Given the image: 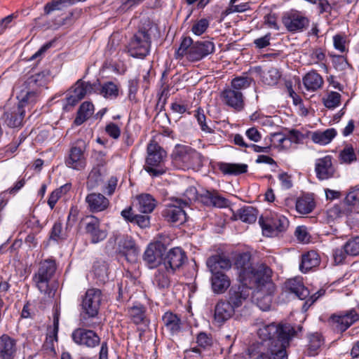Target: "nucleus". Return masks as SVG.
I'll return each instance as SVG.
<instances>
[{
	"label": "nucleus",
	"instance_id": "f257e3e1",
	"mask_svg": "<svg viewBox=\"0 0 359 359\" xmlns=\"http://www.w3.org/2000/svg\"><path fill=\"white\" fill-rule=\"evenodd\" d=\"M302 330V326L289 323L264 325L257 331L262 341L250 345L248 355L250 359H287L286 347Z\"/></svg>",
	"mask_w": 359,
	"mask_h": 359
},
{
	"label": "nucleus",
	"instance_id": "f03ea898",
	"mask_svg": "<svg viewBox=\"0 0 359 359\" xmlns=\"http://www.w3.org/2000/svg\"><path fill=\"white\" fill-rule=\"evenodd\" d=\"M166 156L165 151L155 141H151L147 146V156L144 170L152 177H158L165 172L163 160Z\"/></svg>",
	"mask_w": 359,
	"mask_h": 359
},
{
	"label": "nucleus",
	"instance_id": "7ed1b4c3",
	"mask_svg": "<svg viewBox=\"0 0 359 359\" xmlns=\"http://www.w3.org/2000/svg\"><path fill=\"white\" fill-rule=\"evenodd\" d=\"M176 163L186 169L198 170L203 166V156L190 147L177 145L172 154Z\"/></svg>",
	"mask_w": 359,
	"mask_h": 359
},
{
	"label": "nucleus",
	"instance_id": "20e7f679",
	"mask_svg": "<svg viewBox=\"0 0 359 359\" xmlns=\"http://www.w3.org/2000/svg\"><path fill=\"white\" fill-rule=\"evenodd\" d=\"M151 29H140L135 33L128 44V53L133 57H144L151 48Z\"/></svg>",
	"mask_w": 359,
	"mask_h": 359
},
{
	"label": "nucleus",
	"instance_id": "39448f33",
	"mask_svg": "<svg viewBox=\"0 0 359 359\" xmlns=\"http://www.w3.org/2000/svg\"><path fill=\"white\" fill-rule=\"evenodd\" d=\"M86 144L83 140H78L72 143L65 157V163L69 168L82 170L86 165Z\"/></svg>",
	"mask_w": 359,
	"mask_h": 359
},
{
	"label": "nucleus",
	"instance_id": "423d86ee",
	"mask_svg": "<svg viewBox=\"0 0 359 359\" xmlns=\"http://www.w3.org/2000/svg\"><path fill=\"white\" fill-rule=\"evenodd\" d=\"M56 269V263L53 259H48L40 262L39 269L33 276V281L41 292L47 293L49 290V283Z\"/></svg>",
	"mask_w": 359,
	"mask_h": 359
},
{
	"label": "nucleus",
	"instance_id": "0eeeda50",
	"mask_svg": "<svg viewBox=\"0 0 359 359\" xmlns=\"http://www.w3.org/2000/svg\"><path fill=\"white\" fill-rule=\"evenodd\" d=\"M271 269L264 264L253 267L245 280L247 284H253L257 289L268 287L269 290H275V285L271 280Z\"/></svg>",
	"mask_w": 359,
	"mask_h": 359
},
{
	"label": "nucleus",
	"instance_id": "6e6552de",
	"mask_svg": "<svg viewBox=\"0 0 359 359\" xmlns=\"http://www.w3.org/2000/svg\"><path fill=\"white\" fill-rule=\"evenodd\" d=\"M259 224L264 236L273 237L285 231L289 226V221L285 216L275 215L270 218L260 217Z\"/></svg>",
	"mask_w": 359,
	"mask_h": 359
},
{
	"label": "nucleus",
	"instance_id": "1a4fd4ad",
	"mask_svg": "<svg viewBox=\"0 0 359 359\" xmlns=\"http://www.w3.org/2000/svg\"><path fill=\"white\" fill-rule=\"evenodd\" d=\"M70 95L66 98L63 104V110L72 111L73 107L82 100L86 95L95 93V83L85 82L81 79L78 80L72 88Z\"/></svg>",
	"mask_w": 359,
	"mask_h": 359
},
{
	"label": "nucleus",
	"instance_id": "9d476101",
	"mask_svg": "<svg viewBox=\"0 0 359 359\" xmlns=\"http://www.w3.org/2000/svg\"><path fill=\"white\" fill-rule=\"evenodd\" d=\"M282 22L290 32H302L306 29L310 23L309 19L302 12L291 10L282 17Z\"/></svg>",
	"mask_w": 359,
	"mask_h": 359
},
{
	"label": "nucleus",
	"instance_id": "9b49d317",
	"mask_svg": "<svg viewBox=\"0 0 359 359\" xmlns=\"http://www.w3.org/2000/svg\"><path fill=\"white\" fill-rule=\"evenodd\" d=\"M182 204L187 205L181 200H175V203L165 205L161 215L166 222L172 226H179L187 221V214Z\"/></svg>",
	"mask_w": 359,
	"mask_h": 359
},
{
	"label": "nucleus",
	"instance_id": "f8f14e48",
	"mask_svg": "<svg viewBox=\"0 0 359 359\" xmlns=\"http://www.w3.org/2000/svg\"><path fill=\"white\" fill-rule=\"evenodd\" d=\"M102 301V292L100 290L88 289L82 298L81 308L83 312L88 318H95L99 311Z\"/></svg>",
	"mask_w": 359,
	"mask_h": 359
},
{
	"label": "nucleus",
	"instance_id": "ddd939ff",
	"mask_svg": "<svg viewBox=\"0 0 359 359\" xmlns=\"http://www.w3.org/2000/svg\"><path fill=\"white\" fill-rule=\"evenodd\" d=\"M359 319V316L354 309L341 311L337 314H333L330 318L329 322L338 332L346 331L351 325Z\"/></svg>",
	"mask_w": 359,
	"mask_h": 359
},
{
	"label": "nucleus",
	"instance_id": "4468645a",
	"mask_svg": "<svg viewBox=\"0 0 359 359\" xmlns=\"http://www.w3.org/2000/svg\"><path fill=\"white\" fill-rule=\"evenodd\" d=\"M85 232L92 243H98L107 236V231L101 227L100 219L93 215L88 216L85 221Z\"/></svg>",
	"mask_w": 359,
	"mask_h": 359
},
{
	"label": "nucleus",
	"instance_id": "2eb2a0df",
	"mask_svg": "<svg viewBox=\"0 0 359 359\" xmlns=\"http://www.w3.org/2000/svg\"><path fill=\"white\" fill-rule=\"evenodd\" d=\"M187 257L185 252L180 247L171 248L163 257V265L169 273H174L183 266Z\"/></svg>",
	"mask_w": 359,
	"mask_h": 359
},
{
	"label": "nucleus",
	"instance_id": "dca6fc26",
	"mask_svg": "<svg viewBox=\"0 0 359 359\" xmlns=\"http://www.w3.org/2000/svg\"><path fill=\"white\" fill-rule=\"evenodd\" d=\"M165 247L163 243L158 241L155 244L149 245L143 255V260L150 269L157 267L163 261Z\"/></svg>",
	"mask_w": 359,
	"mask_h": 359
},
{
	"label": "nucleus",
	"instance_id": "f3484780",
	"mask_svg": "<svg viewBox=\"0 0 359 359\" xmlns=\"http://www.w3.org/2000/svg\"><path fill=\"white\" fill-rule=\"evenodd\" d=\"M251 287L245 282L234 285L229 291L227 302L236 309L242 306L251 294Z\"/></svg>",
	"mask_w": 359,
	"mask_h": 359
},
{
	"label": "nucleus",
	"instance_id": "a211bd4d",
	"mask_svg": "<svg viewBox=\"0 0 359 359\" xmlns=\"http://www.w3.org/2000/svg\"><path fill=\"white\" fill-rule=\"evenodd\" d=\"M74 343L81 346L93 348L100 344V337L93 330L84 328H77L72 334Z\"/></svg>",
	"mask_w": 359,
	"mask_h": 359
},
{
	"label": "nucleus",
	"instance_id": "6ab92c4d",
	"mask_svg": "<svg viewBox=\"0 0 359 359\" xmlns=\"http://www.w3.org/2000/svg\"><path fill=\"white\" fill-rule=\"evenodd\" d=\"M215 45L210 41H201L195 42L189 49L188 60L189 61H198L207 55L212 53Z\"/></svg>",
	"mask_w": 359,
	"mask_h": 359
},
{
	"label": "nucleus",
	"instance_id": "aec40b11",
	"mask_svg": "<svg viewBox=\"0 0 359 359\" xmlns=\"http://www.w3.org/2000/svg\"><path fill=\"white\" fill-rule=\"evenodd\" d=\"M76 220V213L75 212H73V210H71L67 217L65 229H62V223L60 222H56L52 228L50 238L56 241L66 239L68 236L69 231L75 224Z\"/></svg>",
	"mask_w": 359,
	"mask_h": 359
},
{
	"label": "nucleus",
	"instance_id": "412c9836",
	"mask_svg": "<svg viewBox=\"0 0 359 359\" xmlns=\"http://www.w3.org/2000/svg\"><path fill=\"white\" fill-rule=\"evenodd\" d=\"M118 252L126 257L128 262L136 260L139 252L135 241L130 236L123 237L118 242Z\"/></svg>",
	"mask_w": 359,
	"mask_h": 359
},
{
	"label": "nucleus",
	"instance_id": "4be33fe9",
	"mask_svg": "<svg viewBox=\"0 0 359 359\" xmlns=\"http://www.w3.org/2000/svg\"><path fill=\"white\" fill-rule=\"evenodd\" d=\"M162 323L163 328L170 336L178 335L182 330V322L180 316L172 311H167L163 315Z\"/></svg>",
	"mask_w": 359,
	"mask_h": 359
},
{
	"label": "nucleus",
	"instance_id": "5701e85b",
	"mask_svg": "<svg viewBox=\"0 0 359 359\" xmlns=\"http://www.w3.org/2000/svg\"><path fill=\"white\" fill-rule=\"evenodd\" d=\"M235 313V309L227 302L219 300L214 309V321L219 325L231 318Z\"/></svg>",
	"mask_w": 359,
	"mask_h": 359
},
{
	"label": "nucleus",
	"instance_id": "b1692460",
	"mask_svg": "<svg viewBox=\"0 0 359 359\" xmlns=\"http://www.w3.org/2000/svg\"><path fill=\"white\" fill-rule=\"evenodd\" d=\"M85 201L88 210L93 213L104 211L109 206V199L100 193L88 194Z\"/></svg>",
	"mask_w": 359,
	"mask_h": 359
},
{
	"label": "nucleus",
	"instance_id": "393cba45",
	"mask_svg": "<svg viewBox=\"0 0 359 359\" xmlns=\"http://www.w3.org/2000/svg\"><path fill=\"white\" fill-rule=\"evenodd\" d=\"M315 170L320 180H327L333 177L334 168L332 165V157L326 156L316 161Z\"/></svg>",
	"mask_w": 359,
	"mask_h": 359
},
{
	"label": "nucleus",
	"instance_id": "a878e982",
	"mask_svg": "<svg viewBox=\"0 0 359 359\" xmlns=\"http://www.w3.org/2000/svg\"><path fill=\"white\" fill-rule=\"evenodd\" d=\"M16 353V341L7 334L0 337V359H14Z\"/></svg>",
	"mask_w": 359,
	"mask_h": 359
},
{
	"label": "nucleus",
	"instance_id": "bb28decb",
	"mask_svg": "<svg viewBox=\"0 0 359 359\" xmlns=\"http://www.w3.org/2000/svg\"><path fill=\"white\" fill-rule=\"evenodd\" d=\"M274 291L269 290L268 287H260L254 292L253 299L261 310L266 311L270 309Z\"/></svg>",
	"mask_w": 359,
	"mask_h": 359
},
{
	"label": "nucleus",
	"instance_id": "cd10ccee",
	"mask_svg": "<svg viewBox=\"0 0 359 359\" xmlns=\"http://www.w3.org/2000/svg\"><path fill=\"white\" fill-rule=\"evenodd\" d=\"M251 256L248 252L240 254L235 261V266L238 270V277L241 282H244L253 269L250 262Z\"/></svg>",
	"mask_w": 359,
	"mask_h": 359
},
{
	"label": "nucleus",
	"instance_id": "c85d7f7f",
	"mask_svg": "<svg viewBox=\"0 0 359 359\" xmlns=\"http://www.w3.org/2000/svg\"><path fill=\"white\" fill-rule=\"evenodd\" d=\"M207 266L211 273H222L219 270H228L231 267V262L229 258L220 255L210 257L206 262Z\"/></svg>",
	"mask_w": 359,
	"mask_h": 359
},
{
	"label": "nucleus",
	"instance_id": "c756f323",
	"mask_svg": "<svg viewBox=\"0 0 359 359\" xmlns=\"http://www.w3.org/2000/svg\"><path fill=\"white\" fill-rule=\"evenodd\" d=\"M202 202L208 206L219 208L228 206L229 201L216 191H205L201 194Z\"/></svg>",
	"mask_w": 359,
	"mask_h": 359
},
{
	"label": "nucleus",
	"instance_id": "7c9ffc66",
	"mask_svg": "<svg viewBox=\"0 0 359 359\" xmlns=\"http://www.w3.org/2000/svg\"><path fill=\"white\" fill-rule=\"evenodd\" d=\"M212 291L222 294L230 286V278L224 273H213L210 278Z\"/></svg>",
	"mask_w": 359,
	"mask_h": 359
},
{
	"label": "nucleus",
	"instance_id": "2f4dec72",
	"mask_svg": "<svg viewBox=\"0 0 359 359\" xmlns=\"http://www.w3.org/2000/svg\"><path fill=\"white\" fill-rule=\"evenodd\" d=\"M118 86L112 81H108L102 85L95 83V93L102 95L104 98L113 100L118 97Z\"/></svg>",
	"mask_w": 359,
	"mask_h": 359
},
{
	"label": "nucleus",
	"instance_id": "473e14b6",
	"mask_svg": "<svg viewBox=\"0 0 359 359\" xmlns=\"http://www.w3.org/2000/svg\"><path fill=\"white\" fill-rule=\"evenodd\" d=\"M302 81L304 88L311 92L321 88L324 83L322 76L316 71H311L306 74Z\"/></svg>",
	"mask_w": 359,
	"mask_h": 359
},
{
	"label": "nucleus",
	"instance_id": "72a5a7b5",
	"mask_svg": "<svg viewBox=\"0 0 359 359\" xmlns=\"http://www.w3.org/2000/svg\"><path fill=\"white\" fill-rule=\"evenodd\" d=\"M287 291L293 293L299 299H305L309 295V290L298 279H289L285 283Z\"/></svg>",
	"mask_w": 359,
	"mask_h": 359
},
{
	"label": "nucleus",
	"instance_id": "f704fd0d",
	"mask_svg": "<svg viewBox=\"0 0 359 359\" xmlns=\"http://www.w3.org/2000/svg\"><path fill=\"white\" fill-rule=\"evenodd\" d=\"M225 102L236 110H242L243 107V95L240 91L227 89L222 93Z\"/></svg>",
	"mask_w": 359,
	"mask_h": 359
},
{
	"label": "nucleus",
	"instance_id": "c9c22d12",
	"mask_svg": "<svg viewBox=\"0 0 359 359\" xmlns=\"http://www.w3.org/2000/svg\"><path fill=\"white\" fill-rule=\"evenodd\" d=\"M319 264L320 257L316 251L311 250L302 255L299 269L302 273H306Z\"/></svg>",
	"mask_w": 359,
	"mask_h": 359
},
{
	"label": "nucleus",
	"instance_id": "e433bc0d",
	"mask_svg": "<svg viewBox=\"0 0 359 359\" xmlns=\"http://www.w3.org/2000/svg\"><path fill=\"white\" fill-rule=\"evenodd\" d=\"M138 201L137 209L144 214L151 213L156 206L154 198L149 194H142L137 197Z\"/></svg>",
	"mask_w": 359,
	"mask_h": 359
},
{
	"label": "nucleus",
	"instance_id": "4c0bfd02",
	"mask_svg": "<svg viewBox=\"0 0 359 359\" xmlns=\"http://www.w3.org/2000/svg\"><path fill=\"white\" fill-rule=\"evenodd\" d=\"M337 135V131L334 128H329L324 131H316L311 133V140L314 143L325 145L329 144Z\"/></svg>",
	"mask_w": 359,
	"mask_h": 359
},
{
	"label": "nucleus",
	"instance_id": "58836bf2",
	"mask_svg": "<svg viewBox=\"0 0 359 359\" xmlns=\"http://www.w3.org/2000/svg\"><path fill=\"white\" fill-rule=\"evenodd\" d=\"M258 210L252 206H244L238 209L234 217L245 223H253L257 220Z\"/></svg>",
	"mask_w": 359,
	"mask_h": 359
},
{
	"label": "nucleus",
	"instance_id": "ea45409f",
	"mask_svg": "<svg viewBox=\"0 0 359 359\" xmlns=\"http://www.w3.org/2000/svg\"><path fill=\"white\" fill-rule=\"evenodd\" d=\"M146 308L140 303H135L128 308V314L131 320L136 325L144 323L146 319Z\"/></svg>",
	"mask_w": 359,
	"mask_h": 359
},
{
	"label": "nucleus",
	"instance_id": "a19ab883",
	"mask_svg": "<svg viewBox=\"0 0 359 359\" xmlns=\"http://www.w3.org/2000/svg\"><path fill=\"white\" fill-rule=\"evenodd\" d=\"M18 97L19 99L18 109L21 112H25L26 110H31V107L36 103L39 96L35 91H27L25 95L21 94Z\"/></svg>",
	"mask_w": 359,
	"mask_h": 359
},
{
	"label": "nucleus",
	"instance_id": "79ce46f5",
	"mask_svg": "<svg viewBox=\"0 0 359 359\" xmlns=\"http://www.w3.org/2000/svg\"><path fill=\"white\" fill-rule=\"evenodd\" d=\"M248 166L245 163H222L219 165L220 170L225 175H238L246 173Z\"/></svg>",
	"mask_w": 359,
	"mask_h": 359
},
{
	"label": "nucleus",
	"instance_id": "37998d69",
	"mask_svg": "<svg viewBox=\"0 0 359 359\" xmlns=\"http://www.w3.org/2000/svg\"><path fill=\"white\" fill-rule=\"evenodd\" d=\"M314 208L315 202L309 195L299 197L296 201V210L300 214H309L312 212Z\"/></svg>",
	"mask_w": 359,
	"mask_h": 359
},
{
	"label": "nucleus",
	"instance_id": "c03bdc74",
	"mask_svg": "<svg viewBox=\"0 0 359 359\" xmlns=\"http://www.w3.org/2000/svg\"><path fill=\"white\" fill-rule=\"evenodd\" d=\"M343 203L344 205L348 208L349 211L351 212L359 204V187L351 188Z\"/></svg>",
	"mask_w": 359,
	"mask_h": 359
},
{
	"label": "nucleus",
	"instance_id": "a18cd8bd",
	"mask_svg": "<svg viewBox=\"0 0 359 359\" xmlns=\"http://www.w3.org/2000/svg\"><path fill=\"white\" fill-rule=\"evenodd\" d=\"M280 76V73L277 68L271 67L267 71L262 72V79L265 84L273 86L278 83Z\"/></svg>",
	"mask_w": 359,
	"mask_h": 359
},
{
	"label": "nucleus",
	"instance_id": "49530a36",
	"mask_svg": "<svg viewBox=\"0 0 359 359\" xmlns=\"http://www.w3.org/2000/svg\"><path fill=\"white\" fill-rule=\"evenodd\" d=\"M308 338V354L309 355H315L316 354H317L318 350L320 348L321 345L323 344L322 337L320 334L316 332L310 334Z\"/></svg>",
	"mask_w": 359,
	"mask_h": 359
},
{
	"label": "nucleus",
	"instance_id": "de8ad7c7",
	"mask_svg": "<svg viewBox=\"0 0 359 359\" xmlns=\"http://www.w3.org/2000/svg\"><path fill=\"white\" fill-rule=\"evenodd\" d=\"M350 213L348 208L344 205L343 201L334 205L327 210V217L332 219H335L344 215H348Z\"/></svg>",
	"mask_w": 359,
	"mask_h": 359
},
{
	"label": "nucleus",
	"instance_id": "09e8293b",
	"mask_svg": "<svg viewBox=\"0 0 359 359\" xmlns=\"http://www.w3.org/2000/svg\"><path fill=\"white\" fill-rule=\"evenodd\" d=\"M74 4V0H52L44 6V12L48 15L53 11L62 10L64 8Z\"/></svg>",
	"mask_w": 359,
	"mask_h": 359
},
{
	"label": "nucleus",
	"instance_id": "8fccbe9b",
	"mask_svg": "<svg viewBox=\"0 0 359 359\" xmlns=\"http://www.w3.org/2000/svg\"><path fill=\"white\" fill-rule=\"evenodd\" d=\"M103 182V177L100 170L98 168H94L88 175L87 181V188L93 189L101 185Z\"/></svg>",
	"mask_w": 359,
	"mask_h": 359
},
{
	"label": "nucleus",
	"instance_id": "3c124183",
	"mask_svg": "<svg viewBox=\"0 0 359 359\" xmlns=\"http://www.w3.org/2000/svg\"><path fill=\"white\" fill-rule=\"evenodd\" d=\"M24 114H4L3 120L9 128H18L22 125Z\"/></svg>",
	"mask_w": 359,
	"mask_h": 359
},
{
	"label": "nucleus",
	"instance_id": "603ef678",
	"mask_svg": "<svg viewBox=\"0 0 359 359\" xmlns=\"http://www.w3.org/2000/svg\"><path fill=\"white\" fill-rule=\"evenodd\" d=\"M93 271L97 278L104 281L108 276V264L105 261L97 260L93 264Z\"/></svg>",
	"mask_w": 359,
	"mask_h": 359
},
{
	"label": "nucleus",
	"instance_id": "864d4df0",
	"mask_svg": "<svg viewBox=\"0 0 359 359\" xmlns=\"http://www.w3.org/2000/svg\"><path fill=\"white\" fill-rule=\"evenodd\" d=\"M154 283L160 289H165L170 286V281L165 271L162 269H158L155 273Z\"/></svg>",
	"mask_w": 359,
	"mask_h": 359
},
{
	"label": "nucleus",
	"instance_id": "5fc2aeb1",
	"mask_svg": "<svg viewBox=\"0 0 359 359\" xmlns=\"http://www.w3.org/2000/svg\"><path fill=\"white\" fill-rule=\"evenodd\" d=\"M70 189L69 184H65L62 187H60L58 189H55L50 195L48 200V204L51 210H53L59 200V198L61 197L62 194L63 193L67 192Z\"/></svg>",
	"mask_w": 359,
	"mask_h": 359
},
{
	"label": "nucleus",
	"instance_id": "6e6d98bb",
	"mask_svg": "<svg viewBox=\"0 0 359 359\" xmlns=\"http://www.w3.org/2000/svg\"><path fill=\"white\" fill-rule=\"evenodd\" d=\"M58 327H59V316L55 313L53 317V330L52 331L53 335H49L46 338V341L43 344V347H47L50 349L51 351H54V348L53 345V341H57V332H58Z\"/></svg>",
	"mask_w": 359,
	"mask_h": 359
},
{
	"label": "nucleus",
	"instance_id": "4d7b16f0",
	"mask_svg": "<svg viewBox=\"0 0 359 359\" xmlns=\"http://www.w3.org/2000/svg\"><path fill=\"white\" fill-rule=\"evenodd\" d=\"M194 43L191 37H184L182 39L179 48L175 52L176 58H181L186 55L188 59L189 49Z\"/></svg>",
	"mask_w": 359,
	"mask_h": 359
},
{
	"label": "nucleus",
	"instance_id": "13d9d810",
	"mask_svg": "<svg viewBox=\"0 0 359 359\" xmlns=\"http://www.w3.org/2000/svg\"><path fill=\"white\" fill-rule=\"evenodd\" d=\"M252 81V79L248 76H239L233 79L231 81L233 90H239L247 88L250 86Z\"/></svg>",
	"mask_w": 359,
	"mask_h": 359
},
{
	"label": "nucleus",
	"instance_id": "bf43d9fd",
	"mask_svg": "<svg viewBox=\"0 0 359 359\" xmlns=\"http://www.w3.org/2000/svg\"><path fill=\"white\" fill-rule=\"evenodd\" d=\"M340 98L341 95L339 93L337 92H330L323 98L324 105L327 108L332 109L338 106L340 102Z\"/></svg>",
	"mask_w": 359,
	"mask_h": 359
},
{
	"label": "nucleus",
	"instance_id": "052dcab7",
	"mask_svg": "<svg viewBox=\"0 0 359 359\" xmlns=\"http://www.w3.org/2000/svg\"><path fill=\"white\" fill-rule=\"evenodd\" d=\"M339 157L341 161L350 163L356 160L354 149L351 146H346L340 152Z\"/></svg>",
	"mask_w": 359,
	"mask_h": 359
},
{
	"label": "nucleus",
	"instance_id": "680f3d73",
	"mask_svg": "<svg viewBox=\"0 0 359 359\" xmlns=\"http://www.w3.org/2000/svg\"><path fill=\"white\" fill-rule=\"evenodd\" d=\"M345 244L346 253H348V255H359V236L348 240Z\"/></svg>",
	"mask_w": 359,
	"mask_h": 359
},
{
	"label": "nucleus",
	"instance_id": "e2e57ef3",
	"mask_svg": "<svg viewBox=\"0 0 359 359\" xmlns=\"http://www.w3.org/2000/svg\"><path fill=\"white\" fill-rule=\"evenodd\" d=\"M196 343L199 347L205 349L212 345L213 341L210 334L201 332L197 335Z\"/></svg>",
	"mask_w": 359,
	"mask_h": 359
},
{
	"label": "nucleus",
	"instance_id": "0e129e2a",
	"mask_svg": "<svg viewBox=\"0 0 359 359\" xmlns=\"http://www.w3.org/2000/svg\"><path fill=\"white\" fill-rule=\"evenodd\" d=\"M208 26L209 21L205 18H202L194 23L191 31L194 34L200 36L206 31Z\"/></svg>",
	"mask_w": 359,
	"mask_h": 359
},
{
	"label": "nucleus",
	"instance_id": "69168bd1",
	"mask_svg": "<svg viewBox=\"0 0 359 359\" xmlns=\"http://www.w3.org/2000/svg\"><path fill=\"white\" fill-rule=\"evenodd\" d=\"M304 138V135L297 130H291L287 134V144H290V147L292 143H300Z\"/></svg>",
	"mask_w": 359,
	"mask_h": 359
},
{
	"label": "nucleus",
	"instance_id": "338daca9",
	"mask_svg": "<svg viewBox=\"0 0 359 359\" xmlns=\"http://www.w3.org/2000/svg\"><path fill=\"white\" fill-rule=\"evenodd\" d=\"M272 141L277 143L278 147H280L283 149H287L290 147V144H287V135L281 133H275L272 135Z\"/></svg>",
	"mask_w": 359,
	"mask_h": 359
},
{
	"label": "nucleus",
	"instance_id": "774afa93",
	"mask_svg": "<svg viewBox=\"0 0 359 359\" xmlns=\"http://www.w3.org/2000/svg\"><path fill=\"white\" fill-rule=\"evenodd\" d=\"M347 255H348L346 253V244H344L341 248H337L334 250V260L335 263L338 264L342 263L345 260Z\"/></svg>",
	"mask_w": 359,
	"mask_h": 359
}]
</instances>
